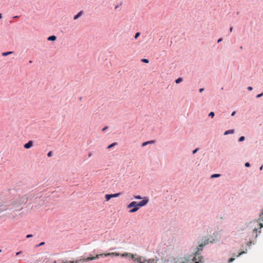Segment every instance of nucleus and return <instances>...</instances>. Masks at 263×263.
I'll return each instance as SVG.
<instances>
[{
	"label": "nucleus",
	"instance_id": "nucleus-44",
	"mask_svg": "<svg viewBox=\"0 0 263 263\" xmlns=\"http://www.w3.org/2000/svg\"><path fill=\"white\" fill-rule=\"evenodd\" d=\"M110 254L108 253L107 254H106V255H105V256H108V255H109Z\"/></svg>",
	"mask_w": 263,
	"mask_h": 263
},
{
	"label": "nucleus",
	"instance_id": "nucleus-7",
	"mask_svg": "<svg viewBox=\"0 0 263 263\" xmlns=\"http://www.w3.org/2000/svg\"><path fill=\"white\" fill-rule=\"evenodd\" d=\"M99 256H100V255H97L96 256H95V257H87L85 259H83V260L88 261L89 260L98 259V258H99Z\"/></svg>",
	"mask_w": 263,
	"mask_h": 263
},
{
	"label": "nucleus",
	"instance_id": "nucleus-31",
	"mask_svg": "<svg viewBox=\"0 0 263 263\" xmlns=\"http://www.w3.org/2000/svg\"><path fill=\"white\" fill-rule=\"evenodd\" d=\"M250 166V164L249 162H247L245 163V166L246 167H249Z\"/></svg>",
	"mask_w": 263,
	"mask_h": 263
},
{
	"label": "nucleus",
	"instance_id": "nucleus-39",
	"mask_svg": "<svg viewBox=\"0 0 263 263\" xmlns=\"http://www.w3.org/2000/svg\"><path fill=\"white\" fill-rule=\"evenodd\" d=\"M202 91H203V88L199 89V92H201Z\"/></svg>",
	"mask_w": 263,
	"mask_h": 263
},
{
	"label": "nucleus",
	"instance_id": "nucleus-25",
	"mask_svg": "<svg viewBox=\"0 0 263 263\" xmlns=\"http://www.w3.org/2000/svg\"><path fill=\"white\" fill-rule=\"evenodd\" d=\"M134 198L137 199H142V198L140 196H139V195H137V196H134Z\"/></svg>",
	"mask_w": 263,
	"mask_h": 263
},
{
	"label": "nucleus",
	"instance_id": "nucleus-27",
	"mask_svg": "<svg viewBox=\"0 0 263 263\" xmlns=\"http://www.w3.org/2000/svg\"><path fill=\"white\" fill-rule=\"evenodd\" d=\"M235 260V258H231L229 260V263H230V262H232V261H233L234 260Z\"/></svg>",
	"mask_w": 263,
	"mask_h": 263
},
{
	"label": "nucleus",
	"instance_id": "nucleus-9",
	"mask_svg": "<svg viewBox=\"0 0 263 263\" xmlns=\"http://www.w3.org/2000/svg\"><path fill=\"white\" fill-rule=\"evenodd\" d=\"M155 143V141L154 140L148 141H146V142H143L142 144V146H145L147 145V144H153V143Z\"/></svg>",
	"mask_w": 263,
	"mask_h": 263
},
{
	"label": "nucleus",
	"instance_id": "nucleus-40",
	"mask_svg": "<svg viewBox=\"0 0 263 263\" xmlns=\"http://www.w3.org/2000/svg\"><path fill=\"white\" fill-rule=\"evenodd\" d=\"M230 31L231 32H232V31H233V28L232 27H231L230 28Z\"/></svg>",
	"mask_w": 263,
	"mask_h": 263
},
{
	"label": "nucleus",
	"instance_id": "nucleus-36",
	"mask_svg": "<svg viewBox=\"0 0 263 263\" xmlns=\"http://www.w3.org/2000/svg\"><path fill=\"white\" fill-rule=\"evenodd\" d=\"M108 127L107 126L104 127L103 129H102V131H105Z\"/></svg>",
	"mask_w": 263,
	"mask_h": 263
},
{
	"label": "nucleus",
	"instance_id": "nucleus-22",
	"mask_svg": "<svg viewBox=\"0 0 263 263\" xmlns=\"http://www.w3.org/2000/svg\"><path fill=\"white\" fill-rule=\"evenodd\" d=\"M220 176V174H215L211 176V178L218 177Z\"/></svg>",
	"mask_w": 263,
	"mask_h": 263
},
{
	"label": "nucleus",
	"instance_id": "nucleus-15",
	"mask_svg": "<svg viewBox=\"0 0 263 263\" xmlns=\"http://www.w3.org/2000/svg\"><path fill=\"white\" fill-rule=\"evenodd\" d=\"M121 194V193H118L116 194H111L112 198L113 197H119Z\"/></svg>",
	"mask_w": 263,
	"mask_h": 263
},
{
	"label": "nucleus",
	"instance_id": "nucleus-17",
	"mask_svg": "<svg viewBox=\"0 0 263 263\" xmlns=\"http://www.w3.org/2000/svg\"><path fill=\"white\" fill-rule=\"evenodd\" d=\"M82 259L77 260L76 261H69L68 262H63V263H79L80 261H82Z\"/></svg>",
	"mask_w": 263,
	"mask_h": 263
},
{
	"label": "nucleus",
	"instance_id": "nucleus-24",
	"mask_svg": "<svg viewBox=\"0 0 263 263\" xmlns=\"http://www.w3.org/2000/svg\"><path fill=\"white\" fill-rule=\"evenodd\" d=\"M244 140H245V137H243V136H241V137H240L239 138V140H238V141H239V142H241V141H243Z\"/></svg>",
	"mask_w": 263,
	"mask_h": 263
},
{
	"label": "nucleus",
	"instance_id": "nucleus-13",
	"mask_svg": "<svg viewBox=\"0 0 263 263\" xmlns=\"http://www.w3.org/2000/svg\"><path fill=\"white\" fill-rule=\"evenodd\" d=\"M106 201H108L112 198L111 194H106L105 196Z\"/></svg>",
	"mask_w": 263,
	"mask_h": 263
},
{
	"label": "nucleus",
	"instance_id": "nucleus-42",
	"mask_svg": "<svg viewBox=\"0 0 263 263\" xmlns=\"http://www.w3.org/2000/svg\"><path fill=\"white\" fill-rule=\"evenodd\" d=\"M262 168H263V166H261L260 167V170H262Z\"/></svg>",
	"mask_w": 263,
	"mask_h": 263
},
{
	"label": "nucleus",
	"instance_id": "nucleus-18",
	"mask_svg": "<svg viewBox=\"0 0 263 263\" xmlns=\"http://www.w3.org/2000/svg\"><path fill=\"white\" fill-rule=\"evenodd\" d=\"M117 144V143L116 142H114L111 144H110L108 146V148H110L111 147H112L113 146L116 145Z\"/></svg>",
	"mask_w": 263,
	"mask_h": 263
},
{
	"label": "nucleus",
	"instance_id": "nucleus-30",
	"mask_svg": "<svg viewBox=\"0 0 263 263\" xmlns=\"http://www.w3.org/2000/svg\"><path fill=\"white\" fill-rule=\"evenodd\" d=\"M198 151V148H196L193 151V154H195Z\"/></svg>",
	"mask_w": 263,
	"mask_h": 263
},
{
	"label": "nucleus",
	"instance_id": "nucleus-3",
	"mask_svg": "<svg viewBox=\"0 0 263 263\" xmlns=\"http://www.w3.org/2000/svg\"><path fill=\"white\" fill-rule=\"evenodd\" d=\"M188 263H203V258L197 252L193 258Z\"/></svg>",
	"mask_w": 263,
	"mask_h": 263
},
{
	"label": "nucleus",
	"instance_id": "nucleus-46",
	"mask_svg": "<svg viewBox=\"0 0 263 263\" xmlns=\"http://www.w3.org/2000/svg\"><path fill=\"white\" fill-rule=\"evenodd\" d=\"M2 252V250L0 249V253Z\"/></svg>",
	"mask_w": 263,
	"mask_h": 263
},
{
	"label": "nucleus",
	"instance_id": "nucleus-33",
	"mask_svg": "<svg viewBox=\"0 0 263 263\" xmlns=\"http://www.w3.org/2000/svg\"><path fill=\"white\" fill-rule=\"evenodd\" d=\"M27 238H30V237H32V235H31V234H28L27 235Z\"/></svg>",
	"mask_w": 263,
	"mask_h": 263
},
{
	"label": "nucleus",
	"instance_id": "nucleus-23",
	"mask_svg": "<svg viewBox=\"0 0 263 263\" xmlns=\"http://www.w3.org/2000/svg\"><path fill=\"white\" fill-rule=\"evenodd\" d=\"M215 114L214 112L212 111L209 114V116L211 118H213L214 117Z\"/></svg>",
	"mask_w": 263,
	"mask_h": 263
},
{
	"label": "nucleus",
	"instance_id": "nucleus-38",
	"mask_svg": "<svg viewBox=\"0 0 263 263\" xmlns=\"http://www.w3.org/2000/svg\"><path fill=\"white\" fill-rule=\"evenodd\" d=\"M21 253V251H20V252H17V253H16V255H20Z\"/></svg>",
	"mask_w": 263,
	"mask_h": 263
},
{
	"label": "nucleus",
	"instance_id": "nucleus-41",
	"mask_svg": "<svg viewBox=\"0 0 263 263\" xmlns=\"http://www.w3.org/2000/svg\"><path fill=\"white\" fill-rule=\"evenodd\" d=\"M44 244V242H41L40 244V246H42Z\"/></svg>",
	"mask_w": 263,
	"mask_h": 263
},
{
	"label": "nucleus",
	"instance_id": "nucleus-45",
	"mask_svg": "<svg viewBox=\"0 0 263 263\" xmlns=\"http://www.w3.org/2000/svg\"><path fill=\"white\" fill-rule=\"evenodd\" d=\"M18 16H15L14 17V18H17Z\"/></svg>",
	"mask_w": 263,
	"mask_h": 263
},
{
	"label": "nucleus",
	"instance_id": "nucleus-21",
	"mask_svg": "<svg viewBox=\"0 0 263 263\" xmlns=\"http://www.w3.org/2000/svg\"><path fill=\"white\" fill-rule=\"evenodd\" d=\"M141 61L142 62H143V63H149V61L147 59H142Z\"/></svg>",
	"mask_w": 263,
	"mask_h": 263
},
{
	"label": "nucleus",
	"instance_id": "nucleus-32",
	"mask_svg": "<svg viewBox=\"0 0 263 263\" xmlns=\"http://www.w3.org/2000/svg\"><path fill=\"white\" fill-rule=\"evenodd\" d=\"M262 95H263L262 93L258 94V95H257L256 97H257V98H259V97H260L261 96H262Z\"/></svg>",
	"mask_w": 263,
	"mask_h": 263
},
{
	"label": "nucleus",
	"instance_id": "nucleus-20",
	"mask_svg": "<svg viewBox=\"0 0 263 263\" xmlns=\"http://www.w3.org/2000/svg\"><path fill=\"white\" fill-rule=\"evenodd\" d=\"M5 210V207L3 205L0 204V214Z\"/></svg>",
	"mask_w": 263,
	"mask_h": 263
},
{
	"label": "nucleus",
	"instance_id": "nucleus-4",
	"mask_svg": "<svg viewBox=\"0 0 263 263\" xmlns=\"http://www.w3.org/2000/svg\"><path fill=\"white\" fill-rule=\"evenodd\" d=\"M126 255L130 256L131 258L135 261H137L139 263H145L146 261V260L145 259V258L142 256H138L137 258H135L134 255L130 254V253H127L126 254Z\"/></svg>",
	"mask_w": 263,
	"mask_h": 263
},
{
	"label": "nucleus",
	"instance_id": "nucleus-35",
	"mask_svg": "<svg viewBox=\"0 0 263 263\" xmlns=\"http://www.w3.org/2000/svg\"><path fill=\"white\" fill-rule=\"evenodd\" d=\"M248 89L249 90H252V87L251 86H249V87H248Z\"/></svg>",
	"mask_w": 263,
	"mask_h": 263
},
{
	"label": "nucleus",
	"instance_id": "nucleus-29",
	"mask_svg": "<svg viewBox=\"0 0 263 263\" xmlns=\"http://www.w3.org/2000/svg\"><path fill=\"white\" fill-rule=\"evenodd\" d=\"M243 253H245V251H242L240 253H239L238 255H237V257H239V256H240L241 254H243Z\"/></svg>",
	"mask_w": 263,
	"mask_h": 263
},
{
	"label": "nucleus",
	"instance_id": "nucleus-8",
	"mask_svg": "<svg viewBox=\"0 0 263 263\" xmlns=\"http://www.w3.org/2000/svg\"><path fill=\"white\" fill-rule=\"evenodd\" d=\"M209 243V239H205L204 243H201L199 245V248H198V251L199 250H201L202 248L205 245L208 244Z\"/></svg>",
	"mask_w": 263,
	"mask_h": 263
},
{
	"label": "nucleus",
	"instance_id": "nucleus-12",
	"mask_svg": "<svg viewBox=\"0 0 263 263\" xmlns=\"http://www.w3.org/2000/svg\"><path fill=\"white\" fill-rule=\"evenodd\" d=\"M56 39H57V37L55 36L52 35V36L48 37L47 40L48 41H55L56 40Z\"/></svg>",
	"mask_w": 263,
	"mask_h": 263
},
{
	"label": "nucleus",
	"instance_id": "nucleus-10",
	"mask_svg": "<svg viewBox=\"0 0 263 263\" xmlns=\"http://www.w3.org/2000/svg\"><path fill=\"white\" fill-rule=\"evenodd\" d=\"M83 13L82 11L79 12L76 16H74V20H77L82 15Z\"/></svg>",
	"mask_w": 263,
	"mask_h": 263
},
{
	"label": "nucleus",
	"instance_id": "nucleus-28",
	"mask_svg": "<svg viewBox=\"0 0 263 263\" xmlns=\"http://www.w3.org/2000/svg\"><path fill=\"white\" fill-rule=\"evenodd\" d=\"M52 152L51 151H50V152L48 153V154H47V156H48V157H51V156H52Z\"/></svg>",
	"mask_w": 263,
	"mask_h": 263
},
{
	"label": "nucleus",
	"instance_id": "nucleus-6",
	"mask_svg": "<svg viewBox=\"0 0 263 263\" xmlns=\"http://www.w3.org/2000/svg\"><path fill=\"white\" fill-rule=\"evenodd\" d=\"M32 145H33V141H29L28 143H26L24 145V147L25 148L28 149V148H30L31 147H32Z\"/></svg>",
	"mask_w": 263,
	"mask_h": 263
},
{
	"label": "nucleus",
	"instance_id": "nucleus-16",
	"mask_svg": "<svg viewBox=\"0 0 263 263\" xmlns=\"http://www.w3.org/2000/svg\"><path fill=\"white\" fill-rule=\"evenodd\" d=\"M146 263H157V260L152 259H149L148 261H146Z\"/></svg>",
	"mask_w": 263,
	"mask_h": 263
},
{
	"label": "nucleus",
	"instance_id": "nucleus-11",
	"mask_svg": "<svg viewBox=\"0 0 263 263\" xmlns=\"http://www.w3.org/2000/svg\"><path fill=\"white\" fill-rule=\"evenodd\" d=\"M234 133V130L232 129H230L226 131L224 133V135H227L230 134H233Z\"/></svg>",
	"mask_w": 263,
	"mask_h": 263
},
{
	"label": "nucleus",
	"instance_id": "nucleus-26",
	"mask_svg": "<svg viewBox=\"0 0 263 263\" xmlns=\"http://www.w3.org/2000/svg\"><path fill=\"white\" fill-rule=\"evenodd\" d=\"M140 34V33H139V32H137V33H136V34H135V39H137V38L139 36Z\"/></svg>",
	"mask_w": 263,
	"mask_h": 263
},
{
	"label": "nucleus",
	"instance_id": "nucleus-2",
	"mask_svg": "<svg viewBox=\"0 0 263 263\" xmlns=\"http://www.w3.org/2000/svg\"><path fill=\"white\" fill-rule=\"evenodd\" d=\"M28 201V197L27 195H24L23 196H19L17 197L15 200L13 201L12 204V206L14 208H18L17 210L22 209V207L21 206L22 204L26 203Z\"/></svg>",
	"mask_w": 263,
	"mask_h": 263
},
{
	"label": "nucleus",
	"instance_id": "nucleus-5",
	"mask_svg": "<svg viewBox=\"0 0 263 263\" xmlns=\"http://www.w3.org/2000/svg\"><path fill=\"white\" fill-rule=\"evenodd\" d=\"M256 223L257 227H255L254 229H253V233L256 232L259 229H261L263 227L262 224L260 222H258V221H256Z\"/></svg>",
	"mask_w": 263,
	"mask_h": 263
},
{
	"label": "nucleus",
	"instance_id": "nucleus-34",
	"mask_svg": "<svg viewBox=\"0 0 263 263\" xmlns=\"http://www.w3.org/2000/svg\"><path fill=\"white\" fill-rule=\"evenodd\" d=\"M222 39L221 38H220L218 40L217 42L220 43L221 41H222Z\"/></svg>",
	"mask_w": 263,
	"mask_h": 263
},
{
	"label": "nucleus",
	"instance_id": "nucleus-43",
	"mask_svg": "<svg viewBox=\"0 0 263 263\" xmlns=\"http://www.w3.org/2000/svg\"><path fill=\"white\" fill-rule=\"evenodd\" d=\"M2 18V15L1 14H0V19H1Z\"/></svg>",
	"mask_w": 263,
	"mask_h": 263
},
{
	"label": "nucleus",
	"instance_id": "nucleus-1",
	"mask_svg": "<svg viewBox=\"0 0 263 263\" xmlns=\"http://www.w3.org/2000/svg\"><path fill=\"white\" fill-rule=\"evenodd\" d=\"M148 202V199L146 197H144L143 200L138 203L136 201H132L127 205L128 209H131L129 212L130 213H135L137 212L139 207H142L145 205Z\"/></svg>",
	"mask_w": 263,
	"mask_h": 263
},
{
	"label": "nucleus",
	"instance_id": "nucleus-19",
	"mask_svg": "<svg viewBox=\"0 0 263 263\" xmlns=\"http://www.w3.org/2000/svg\"><path fill=\"white\" fill-rule=\"evenodd\" d=\"M182 81V79L181 78H179L177 79V80H176L175 82L177 84H178V83L181 82Z\"/></svg>",
	"mask_w": 263,
	"mask_h": 263
},
{
	"label": "nucleus",
	"instance_id": "nucleus-14",
	"mask_svg": "<svg viewBox=\"0 0 263 263\" xmlns=\"http://www.w3.org/2000/svg\"><path fill=\"white\" fill-rule=\"evenodd\" d=\"M12 53H13V52H12V51H8V52H3L2 53V55L5 57V56L8 55L9 54H11Z\"/></svg>",
	"mask_w": 263,
	"mask_h": 263
},
{
	"label": "nucleus",
	"instance_id": "nucleus-37",
	"mask_svg": "<svg viewBox=\"0 0 263 263\" xmlns=\"http://www.w3.org/2000/svg\"><path fill=\"white\" fill-rule=\"evenodd\" d=\"M235 113H236V112H235V111H233V112L232 113L231 115H232V116H234V115H235Z\"/></svg>",
	"mask_w": 263,
	"mask_h": 263
}]
</instances>
